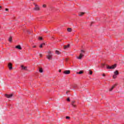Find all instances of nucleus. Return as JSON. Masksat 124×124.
<instances>
[{"label": "nucleus", "instance_id": "37", "mask_svg": "<svg viewBox=\"0 0 124 124\" xmlns=\"http://www.w3.org/2000/svg\"><path fill=\"white\" fill-rule=\"evenodd\" d=\"M6 11H8V9H5Z\"/></svg>", "mask_w": 124, "mask_h": 124}, {"label": "nucleus", "instance_id": "27", "mask_svg": "<svg viewBox=\"0 0 124 124\" xmlns=\"http://www.w3.org/2000/svg\"><path fill=\"white\" fill-rule=\"evenodd\" d=\"M66 119H70V117H69L68 116H66Z\"/></svg>", "mask_w": 124, "mask_h": 124}, {"label": "nucleus", "instance_id": "25", "mask_svg": "<svg viewBox=\"0 0 124 124\" xmlns=\"http://www.w3.org/2000/svg\"><path fill=\"white\" fill-rule=\"evenodd\" d=\"M76 38H77V40L78 41V42L79 41V39L78 38V36H76Z\"/></svg>", "mask_w": 124, "mask_h": 124}, {"label": "nucleus", "instance_id": "28", "mask_svg": "<svg viewBox=\"0 0 124 124\" xmlns=\"http://www.w3.org/2000/svg\"><path fill=\"white\" fill-rule=\"evenodd\" d=\"M67 100V101H70V99H69V98H68Z\"/></svg>", "mask_w": 124, "mask_h": 124}, {"label": "nucleus", "instance_id": "26", "mask_svg": "<svg viewBox=\"0 0 124 124\" xmlns=\"http://www.w3.org/2000/svg\"><path fill=\"white\" fill-rule=\"evenodd\" d=\"M75 103V101H72V104H74Z\"/></svg>", "mask_w": 124, "mask_h": 124}, {"label": "nucleus", "instance_id": "21", "mask_svg": "<svg viewBox=\"0 0 124 124\" xmlns=\"http://www.w3.org/2000/svg\"><path fill=\"white\" fill-rule=\"evenodd\" d=\"M89 74L90 75H92V74H93V71H92V70H89Z\"/></svg>", "mask_w": 124, "mask_h": 124}, {"label": "nucleus", "instance_id": "23", "mask_svg": "<svg viewBox=\"0 0 124 124\" xmlns=\"http://www.w3.org/2000/svg\"><path fill=\"white\" fill-rule=\"evenodd\" d=\"M38 39L39 40H43V38L41 37H39Z\"/></svg>", "mask_w": 124, "mask_h": 124}, {"label": "nucleus", "instance_id": "9", "mask_svg": "<svg viewBox=\"0 0 124 124\" xmlns=\"http://www.w3.org/2000/svg\"><path fill=\"white\" fill-rule=\"evenodd\" d=\"M16 49H18L19 50H22V47H21V46L20 45L16 46Z\"/></svg>", "mask_w": 124, "mask_h": 124}, {"label": "nucleus", "instance_id": "22", "mask_svg": "<svg viewBox=\"0 0 124 124\" xmlns=\"http://www.w3.org/2000/svg\"><path fill=\"white\" fill-rule=\"evenodd\" d=\"M47 54L48 55H52V52H51V51H49L47 52Z\"/></svg>", "mask_w": 124, "mask_h": 124}, {"label": "nucleus", "instance_id": "24", "mask_svg": "<svg viewBox=\"0 0 124 124\" xmlns=\"http://www.w3.org/2000/svg\"><path fill=\"white\" fill-rule=\"evenodd\" d=\"M43 47V46L42 44H41L40 45L39 47H40V48H42Z\"/></svg>", "mask_w": 124, "mask_h": 124}, {"label": "nucleus", "instance_id": "38", "mask_svg": "<svg viewBox=\"0 0 124 124\" xmlns=\"http://www.w3.org/2000/svg\"><path fill=\"white\" fill-rule=\"evenodd\" d=\"M62 72V71L60 70H59V72Z\"/></svg>", "mask_w": 124, "mask_h": 124}, {"label": "nucleus", "instance_id": "11", "mask_svg": "<svg viewBox=\"0 0 124 124\" xmlns=\"http://www.w3.org/2000/svg\"><path fill=\"white\" fill-rule=\"evenodd\" d=\"M21 67L23 70H27L28 69L27 67H24L23 65H21Z\"/></svg>", "mask_w": 124, "mask_h": 124}, {"label": "nucleus", "instance_id": "20", "mask_svg": "<svg viewBox=\"0 0 124 124\" xmlns=\"http://www.w3.org/2000/svg\"><path fill=\"white\" fill-rule=\"evenodd\" d=\"M83 73V71H80L79 72L77 73V74H82Z\"/></svg>", "mask_w": 124, "mask_h": 124}, {"label": "nucleus", "instance_id": "31", "mask_svg": "<svg viewBox=\"0 0 124 124\" xmlns=\"http://www.w3.org/2000/svg\"><path fill=\"white\" fill-rule=\"evenodd\" d=\"M39 56H40V57L41 58H42V54H39Z\"/></svg>", "mask_w": 124, "mask_h": 124}, {"label": "nucleus", "instance_id": "34", "mask_svg": "<svg viewBox=\"0 0 124 124\" xmlns=\"http://www.w3.org/2000/svg\"><path fill=\"white\" fill-rule=\"evenodd\" d=\"M27 32H28V33H29V34H31V32L29 31V30H27Z\"/></svg>", "mask_w": 124, "mask_h": 124}, {"label": "nucleus", "instance_id": "30", "mask_svg": "<svg viewBox=\"0 0 124 124\" xmlns=\"http://www.w3.org/2000/svg\"><path fill=\"white\" fill-rule=\"evenodd\" d=\"M32 47H33V48H36V46H32Z\"/></svg>", "mask_w": 124, "mask_h": 124}, {"label": "nucleus", "instance_id": "18", "mask_svg": "<svg viewBox=\"0 0 124 124\" xmlns=\"http://www.w3.org/2000/svg\"><path fill=\"white\" fill-rule=\"evenodd\" d=\"M55 53L57 54V55H61V52L58 50H56Z\"/></svg>", "mask_w": 124, "mask_h": 124}, {"label": "nucleus", "instance_id": "2", "mask_svg": "<svg viewBox=\"0 0 124 124\" xmlns=\"http://www.w3.org/2000/svg\"><path fill=\"white\" fill-rule=\"evenodd\" d=\"M46 59H47V60H49V61L52 60L53 59V55H46Z\"/></svg>", "mask_w": 124, "mask_h": 124}, {"label": "nucleus", "instance_id": "6", "mask_svg": "<svg viewBox=\"0 0 124 124\" xmlns=\"http://www.w3.org/2000/svg\"><path fill=\"white\" fill-rule=\"evenodd\" d=\"M8 67L10 69V70H11V69H12V63H9L8 64Z\"/></svg>", "mask_w": 124, "mask_h": 124}, {"label": "nucleus", "instance_id": "4", "mask_svg": "<svg viewBox=\"0 0 124 124\" xmlns=\"http://www.w3.org/2000/svg\"><path fill=\"white\" fill-rule=\"evenodd\" d=\"M69 47H70V44H68L67 46H63V48L65 50H66V49H68V48H69Z\"/></svg>", "mask_w": 124, "mask_h": 124}, {"label": "nucleus", "instance_id": "17", "mask_svg": "<svg viewBox=\"0 0 124 124\" xmlns=\"http://www.w3.org/2000/svg\"><path fill=\"white\" fill-rule=\"evenodd\" d=\"M84 14H85V13H80L78 15L79 16H83V15H84Z\"/></svg>", "mask_w": 124, "mask_h": 124}, {"label": "nucleus", "instance_id": "5", "mask_svg": "<svg viewBox=\"0 0 124 124\" xmlns=\"http://www.w3.org/2000/svg\"><path fill=\"white\" fill-rule=\"evenodd\" d=\"M80 52L81 53H80V55L82 56V57H84V55H85V51L84 50H81Z\"/></svg>", "mask_w": 124, "mask_h": 124}, {"label": "nucleus", "instance_id": "7", "mask_svg": "<svg viewBox=\"0 0 124 124\" xmlns=\"http://www.w3.org/2000/svg\"><path fill=\"white\" fill-rule=\"evenodd\" d=\"M35 8H34V10H39V6L37 5V4L35 5Z\"/></svg>", "mask_w": 124, "mask_h": 124}, {"label": "nucleus", "instance_id": "32", "mask_svg": "<svg viewBox=\"0 0 124 124\" xmlns=\"http://www.w3.org/2000/svg\"><path fill=\"white\" fill-rule=\"evenodd\" d=\"M43 7H46V5H43Z\"/></svg>", "mask_w": 124, "mask_h": 124}, {"label": "nucleus", "instance_id": "10", "mask_svg": "<svg viewBox=\"0 0 124 124\" xmlns=\"http://www.w3.org/2000/svg\"><path fill=\"white\" fill-rule=\"evenodd\" d=\"M116 86L117 85L114 84L110 89H109V92H112L113 89H114V88H115V87H116Z\"/></svg>", "mask_w": 124, "mask_h": 124}, {"label": "nucleus", "instance_id": "29", "mask_svg": "<svg viewBox=\"0 0 124 124\" xmlns=\"http://www.w3.org/2000/svg\"><path fill=\"white\" fill-rule=\"evenodd\" d=\"M72 106H73V107H76V105H74V104H72Z\"/></svg>", "mask_w": 124, "mask_h": 124}, {"label": "nucleus", "instance_id": "15", "mask_svg": "<svg viewBox=\"0 0 124 124\" xmlns=\"http://www.w3.org/2000/svg\"><path fill=\"white\" fill-rule=\"evenodd\" d=\"M67 31H68L69 32H71V31H72V29H71V28H68L67 29Z\"/></svg>", "mask_w": 124, "mask_h": 124}, {"label": "nucleus", "instance_id": "19", "mask_svg": "<svg viewBox=\"0 0 124 124\" xmlns=\"http://www.w3.org/2000/svg\"><path fill=\"white\" fill-rule=\"evenodd\" d=\"M113 79H116V78H117V76L116 75H113L112 76Z\"/></svg>", "mask_w": 124, "mask_h": 124}, {"label": "nucleus", "instance_id": "1", "mask_svg": "<svg viewBox=\"0 0 124 124\" xmlns=\"http://www.w3.org/2000/svg\"><path fill=\"white\" fill-rule=\"evenodd\" d=\"M117 67V64H115L111 66H107V68L108 69H114V68H116Z\"/></svg>", "mask_w": 124, "mask_h": 124}, {"label": "nucleus", "instance_id": "33", "mask_svg": "<svg viewBox=\"0 0 124 124\" xmlns=\"http://www.w3.org/2000/svg\"><path fill=\"white\" fill-rule=\"evenodd\" d=\"M2 8V7L1 6H0V10H1V9Z\"/></svg>", "mask_w": 124, "mask_h": 124}, {"label": "nucleus", "instance_id": "36", "mask_svg": "<svg viewBox=\"0 0 124 124\" xmlns=\"http://www.w3.org/2000/svg\"><path fill=\"white\" fill-rule=\"evenodd\" d=\"M42 45H43V46H44L45 45V43H43Z\"/></svg>", "mask_w": 124, "mask_h": 124}, {"label": "nucleus", "instance_id": "35", "mask_svg": "<svg viewBox=\"0 0 124 124\" xmlns=\"http://www.w3.org/2000/svg\"><path fill=\"white\" fill-rule=\"evenodd\" d=\"M102 76L105 77V74H103Z\"/></svg>", "mask_w": 124, "mask_h": 124}, {"label": "nucleus", "instance_id": "16", "mask_svg": "<svg viewBox=\"0 0 124 124\" xmlns=\"http://www.w3.org/2000/svg\"><path fill=\"white\" fill-rule=\"evenodd\" d=\"M8 40L9 42H12V37L10 36V37L8 39Z\"/></svg>", "mask_w": 124, "mask_h": 124}, {"label": "nucleus", "instance_id": "14", "mask_svg": "<svg viewBox=\"0 0 124 124\" xmlns=\"http://www.w3.org/2000/svg\"><path fill=\"white\" fill-rule=\"evenodd\" d=\"M39 72L42 73L43 72V69L42 68H39Z\"/></svg>", "mask_w": 124, "mask_h": 124}, {"label": "nucleus", "instance_id": "3", "mask_svg": "<svg viewBox=\"0 0 124 124\" xmlns=\"http://www.w3.org/2000/svg\"><path fill=\"white\" fill-rule=\"evenodd\" d=\"M5 95L6 97H7V98H11V97L13 96V94H10L9 95L6 94H5Z\"/></svg>", "mask_w": 124, "mask_h": 124}, {"label": "nucleus", "instance_id": "8", "mask_svg": "<svg viewBox=\"0 0 124 124\" xmlns=\"http://www.w3.org/2000/svg\"><path fill=\"white\" fill-rule=\"evenodd\" d=\"M64 74L67 75V74H70V70H66L64 71Z\"/></svg>", "mask_w": 124, "mask_h": 124}, {"label": "nucleus", "instance_id": "13", "mask_svg": "<svg viewBox=\"0 0 124 124\" xmlns=\"http://www.w3.org/2000/svg\"><path fill=\"white\" fill-rule=\"evenodd\" d=\"M83 56L80 54L79 56L78 57H77V59H78V60H81L82 59V58H83Z\"/></svg>", "mask_w": 124, "mask_h": 124}, {"label": "nucleus", "instance_id": "39", "mask_svg": "<svg viewBox=\"0 0 124 124\" xmlns=\"http://www.w3.org/2000/svg\"><path fill=\"white\" fill-rule=\"evenodd\" d=\"M74 88H76V87H74Z\"/></svg>", "mask_w": 124, "mask_h": 124}, {"label": "nucleus", "instance_id": "12", "mask_svg": "<svg viewBox=\"0 0 124 124\" xmlns=\"http://www.w3.org/2000/svg\"><path fill=\"white\" fill-rule=\"evenodd\" d=\"M114 75L118 76L119 75V72H118V70H116L114 72Z\"/></svg>", "mask_w": 124, "mask_h": 124}]
</instances>
